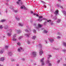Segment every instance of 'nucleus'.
Here are the masks:
<instances>
[{"label":"nucleus","instance_id":"nucleus-28","mask_svg":"<svg viewBox=\"0 0 66 66\" xmlns=\"http://www.w3.org/2000/svg\"><path fill=\"white\" fill-rule=\"evenodd\" d=\"M20 26H23L22 24H21V23H19Z\"/></svg>","mask_w":66,"mask_h":66},{"label":"nucleus","instance_id":"nucleus-50","mask_svg":"<svg viewBox=\"0 0 66 66\" xmlns=\"http://www.w3.org/2000/svg\"><path fill=\"white\" fill-rule=\"evenodd\" d=\"M21 0H18V1H20Z\"/></svg>","mask_w":66,"mask_h":66},{"label":"nucleus","instance_id":"nucleus-18","mask_svg":"<svg viewBox=\"0 0 66 66\" xmlns=\"http://www.w3.org/2000/svg\"><path fill=\"white\" fill-rule=\"evenodd\" d=\"M3 51L1 50V52H0L1 53V54L3 53Z\"/></svg>","mask_w":66,"mask_h":66},{"label":"nucleus","instance_id":"nucleus-44","mask_svg":"<svg viewBox=\"0 0 66 66\" xmlns=\"http://www.w3.org/2000/svg\"><path fill=\"white\" fill-rule=\"evenodd\" d=\"M16 3L17 4H19V2H16Z\"/></svg>","mask_w":66,"mask_h":66},{"label":"nucleus","instance_id":"nucleus-32","mask_svg":"<svg viewBox=\"0 0 66 66\" xmlns=\"http://www.w3.org/2000/svg\"><path fill=\"white\" fill-rule=\"evenodd\" d=\"M41 2H42V3H45V2L43 1H41Z\"/></svg>","mask_w":66,"mask_h":66},{"label":"nucleus","instance_id":"nucleus-45","mask_svg":"<svg viewBox=\"0 0 66 66\" xmlns=\"http://www.w3.org/2000/svg\"><path fill=\"white\" fill-rule=\"evenodd\" d=\"M31 13H32H32H33V12L32 11H31Z\"/></svg>","mask_w":66,"mask_h":66},{"label":"nucleus","instance_id":"nucleus-1","mask_svg":"<svg viewBox=\"0 0 66 66\" xmlns=\"http://www.w3.org/2000/svg\"><path fill=\"white\" fill-rule=\"evenodd\" d=\"M32 54L33 55V56L35 57L36 56V52H33L32 53Z\"/></svg>","mask_w":66,"mask_h":66},{"label":"nucleus","instance_id":"nucleus-35","mask_svg":"<svg viewBox=\"0 0 66 66\" xmlns=\"http://www.w3.org/2000/svg\"><path fill=\"white\" fill-rule=\"evenodd\" d=\"M43 20H47V19H43Z\"/></svg>","mask_w":66,"mask_h":66},{"label":"nucleus","instance_id":"nucleus-4","mask_svg":"<svg viewBox=\"0 0 66 66\" xmlns=\"http://www.w3.org/2000/svg\"><path fill=\"white\" fill-rule=\"evenodd\" d=\"M20 8L21 9H26V7L24 5H22V6Z\"/></svg>","mask_w":66,"mask_h":66},{"label":"nucleus","instance_id":"nucleus-33","mask_svg":"<svg viewBox=\"0 0 66 66\" xmlns=\"http://www.w3.org/2000/svg\"><path fill=\"white\" fill-rule=\"evenodd\" d=\"M60 62V60H59V61H58L57 62L58 63H59Z\"/></svg>","mask_w":66,"mask_h":66},{"label":"nucleus","instance_id":"nucleus-15","mask_svg":"<svg viewBox=\"0 0 66 66\" xmlns=\"http://www.w3.org/2000/svg\"><path fill=\"white\" fill-rule=\"evenodd\" d=\"M64 14L65 15H66V12L65 11H64L63 12Z\"/></svg>","mask_w":66,"mask_h":66},{"label":"nucleus","instance_id":"nucleus-14","mask_svg":"<svg viewBox=\"0 0 66 66\" xmlns=\"http://www.w3.org/2000/svg\"><path fill=\"white\" fill-rule=\"evenodd\" d=\"M9 47V46H6L5 47V48L6 49H7L8 48V47Z\"/></svg>","mask_w":66,"mask_h":66},{"label":"nucleus","instance_id":"nucleus-24","mask_svg":"<svg viewBox=\"0 0 66 66\" xmlns=\"http://www.w3.org/2000/svg\"><path fill=\"white\" fill-rule=\"evenodd\" d=\"M17 44H18V45H20V43L18 42V43Z\"/></svg>","mask_w":66,"mask_h":66},{"label":"nucleus","instance_id":"nucleus-9","mask_svg":"<svg viewBox=\"0 0 66 66\" xmlns=\"http://www.w3.org/2000/svg\"><path fill=\"white\" fill-rule=\"evenodd\" d=\"M48 31L47 30H44V32H43L45 34H46L47 33Z\"/></svg>","mask_w":66,"mask_h":66},{"label":"nucleus","instance_id":"nucleus-8","mask_svg":"<svg viewBox=\"0 0 66 66\" xmlns=\"http://www.w3.org/2000/svg\"><path fill=\"white\" fill-rule=\"evenodd\" d=\"M4 60V59L3 57H1V61H3Z\"/></svg>","mask_w":66,"mask_h":66},{"label":"nucleus","instance_id":"nucleus-12","mask_svg":"<svg viewBox=\"0 0 66 66\" xmlns=\"http://www.w3.org/2000/svg\"><path fill=\"white\" fill-rule=\"evenodd\" d=\"M50 42L51 43L52 42H53V39H51V40H50Z\"/></svg>","mask_w":66,"mask_h":66},{"label":"nucleus","instance_id":"nucleus-56","mask_svg":"<svg viewBox=\"0 0 66 66\" xmlns=\"http://www.w3.org/2000/svg\"><path fill=\"white\" fill-rule=\"evenodd\" d=\"M0 66H1V65H0Z\"/></svg>","mask_w":66,"mask_h":66},{"label":"nucleus","instance_id":"nucleus-42","mask_svg":"<svg viewBox=\"0 0 66 66\" xmlns=\"http://www.w3.org/2000/svg\"><path fill=\"white\" fill-rule=\"evenodd\" d=\"M25 31H26V32H28V31L27 30H25Z\"/></svg>","mask_w":66,"mask_h":66},{"label":"nucleus","instance_id":"nucleus-30","mask_svg":"<svg viewBox=\"0 0 66 66\" xmlns=\"http://www.w3.org/2000/svg\"><path fill=\"white\" fill-rule=\"evenodd\" d=\"M17 32L18 33H19L20 32V30H18Z\"/></svg>","mask_w":66,"mask_h":66},{"label":"nucleus","instance_id":"nucleus-6","mask_svg":"<svg viewBox=\"0 0 66 66\" xmlns=\"http://www.w3.org/2000/svg\"><path fill=\"white\" fill-rule=\"evenodd\" d=\"M59 13V11L58 10H56L55 11V12H54L55 14L56 15L57 14H58Z\"/></svg>","mask_w":66,"mask_h":66},{"label":"nucleus","instance_id":"nucleus-52","mask_svg":"<svg viewBox=\"0 0 66 66\" xmlns=\"http://www.w3.org/2000/svg\"><path fill=\"white\" fill-rule=\"evenodd\" d=\"M58 38H60V37H58Z\"/></svg>","mask_w":66,"mask_h":66},{"label":"nucleus","instance_id":"nucleus-48","mask_svg":"<svg viewBox=\"0 0 66 66\" xmlns=\"http://www.w3.org/2000/svg\"><path fill=\"white\" fill-rule=\"evenodd\" d=\"M44 6V7H45V8H46V6Z\"/></svg>","mask_w":66,"mask_h":66},{"label":"nucleus","instance_id":"nucleus-7","mask_svg":"<svg viewBox=\"0 0 66 66\" xmlns=\"http://www.w3.org/2000/svg\"><path fill=\"white\" fill-rule=\"evenodd\" d=\"M22 50V48L21 47L18 48V51L19 52H20Z\"/></svg>","mask_w":66,"mask_h":66},{"label":"nucleus","instance_id":"nucleus-46","mask_svg":"<svg viewBox=\"0 0 66 66\" xmlns=\"http://www.w3.org/2000/svg\"><path fill=\"white\" fill-rule=\"evenodd\" d=\"M15 12H17V11H15Z\"/></svg>","mask_w":66,"mask_h":66},{"label":"nucleus","instance_id":"nucleus-19","mask_svg":"<svg viewBox=\"0 0 66 66\" xmlns=\"http://www.w3.org/2000/svg\"><path fill=\"white\" fill-rule=\"evenodd\" d=\"M12 54V53L11 52H10L9 53V55H11Z\"/></svg>","mask_w":66,"mask_h":66},{"label":"nucleus","instance_id":"nucleus-41","mask_svg":"<svg viewBox=\"0 0 66 66\" xmlns=\"http://www.w3.org/2000/svg\"><path fill=\"white\" fill-rule=\"evenodd\" d=\"M22 61H24V59H22Z\"/></svg>","mask_w":66,"mask_h":66},{"label":"nucleus","instance_id":"nucleus-31","mask_svg":"<svg viewBox=\"0 0 66 66\" xmlns=\"http://www.w3.org/2000/svg\"><path fill=\"white\" fill-rule=\"evenodd\" d=\"M60 8H62V9H63V7L62 6H60Z\"/></svg>","mask_w":66,"mask_h":66},{"label":"nucleus","instance_id":"nucleus-47","mask_svg":"<svg viewBox=\"0 0 66 66\" xmlns=\"http://www.w3.org/2000/svg\"><path fill=\"white\" fill-rule=\"evenodd\" d=\"M64 66H66V64H64Z\"/></svg>","mask_w":66,"mask_h":66},{"label":"nucleus","instance_id":"nucleus-29","mask_svg":"<svg viewBox=\"0 0 66 66\" xmlns=\"http://www.w3.org/2000/svg\"><path fill=\"white\" fill-rule=\"evenodd\" d=\"M51 21V20H48L47 21V22H49Z\"/></svg>","mask_w":66,"mask_h":66},{"label":"nucleus","instance_id":"nucleus-53","mask_svg":"<svg viewBox=\"0 0 66 66\" xmlns=\"http://www.w3.org/2000/svg\"><path fill=\"white\" fill-rule=\"evenodd\" d=\"M60 0H58V1H60Z\"/></svg>","mask_w":66,"mask_h":66},{"label":"nucleus","instance_id":"nucleus-3","mask_svg":"<svg viewBox=\"0 0 66 66\" xmlns=\"http://www.w3.org/2000/svg\"><path fill=\"white\" fill-rule=\"evenodd\" d=\"M44 59V58H42V59L41 60V62H42V65H44L45 64L44 63V62H43V60Z\"/></svg>","mask_w":66,"mask_h":66},{"label":"nucleus","instance_id":"nucleus-37","mask_svg":"<svg viewBox=\"0 0 66 66\" xmlns=\"http://www.w3.org/2000/svg\"><path fill=\"white\" fill-rule=\"evenodd\" d=\"M17 20H19V18H17L16 19Z\"/></svg>","mask_w":66,"mask_h":66},{"label":"nucleus","instance_id":"nucleus-54","mask_svg":"<svg viewBox=\"0 0 66 66\" xmlns=\"http://www.w3.org/2000/svg\"><path fill=\"white\" fill-rule=\"evenodd\" d=\"M29 44V43H28V44Z\"/></svg>","mask_w":66,"mask_h":66},{"label":"nucleus","instance_id":"nucleus-17","mask_svg":"<svg viewBox=\"0 0 66 66\" xmlns=\"http://www.w3.org/2000/svg\"><path fill=\"white\" fill-rule=\"evenodd\" d=\"M3 28V27H2V26L1 25L0 26V28L1 29H2Z\"/></svg>","mask_w":66,"mask_h":66},{"label":"nucleus","instance_id":"nucleus-51","mask_svg":"<svg viewBox=\"0 0 66 66\" xmlns=\"http://www.w3.org/2000/svg\"><path fill=\"white\" fill-rule=\"evenodd\" d=\"M65 60L66 61V58H65Z\"/></svg>","mask_w":66,"mask_h":66},{"label":"nucleus","instance_id":"nucleus-49","mask_svg":"<svg viewBox=\"0 0 66 66\" xmlns=\"http://www.w3.org/2000/svg\"><path fill=\"white\" fill-rule=\"evenodd\" d=\"M66 51V50H64V51L65 52Z\"/></svg>","mask_w":66,"mask_h":66},{"label":"nucleus","instance_id":"nucleus-2","mask_svg":"<svg viewBox=\"0 0 66 66\" xmlns=\"http://www.w3.org/2000/svg\"><path fill=\"white\" fill-rule=\"evenodd\" d=\"M39 53V55L40 56L42 54H43V51L42 50H40Z\"/></svg>","mask_w":66,"mask_h":66},{"label":"nucleus","instance_id":"nucleus-38","mask_svg":"<svg viewBox=\"0 0 66 66\" xmlns=\"http://www.w3.org/2000/svg\"><path fill=\"white\" fill-rule=\"evenodd\" d=\"M54 19H57V18L55 16V17H54Z\"/></svg>","mask_w":66,"mask_h":66},{"label":"nucleus","instance_id":"nucleus-22","mask_svg":"<svg viewBox=\"0 0 66 66\" xmlns=\"http://www.w3.org/2000/svg\"><path fill=\"white\" fill-rule=\"evenodd\" d=\"M63 44L65 46H66V44L65 43H64Z\"/></svg>","mask_w":66,"mask_h":66},{"label":"nucleus","instance_id":"nucleus-23","mask_svg":"<svg viewBox=\"0 0 66 66\" xmlns=\"http://www.w3.org/2000/svg\"><path fill=\"white\" fill-rule=\"evenodd\" d=\"M43 17L42 16H39V19H40V18H43Z\"/></svg>","mask_w":66,"mask_h":66},{"label":"nucleus","instance_id":"nucleus-55","mask_svg":"<svg viewBox=\"0 0 66 66\" xmlns=\"http://www.w3.org/2000/svg\"><path fill=\"white\" fill-rule=\"evenodd\" d=\"M5 28V29H6V28Z\"/></svg>","mask_w":66,"mask_h":66},{"label":"nucleus","instance_id":"nucleus-39","mask_svg":"<svg viewBox=\"0 0 66 66\" xmlns=\"http://www.w3.org/2000/svg\"><path fill=\"white\" fill-rule=\"evenodd\" d=\"M36 15L37 16V17H38L39 16V15H38L37 14H36Z\"/></svg>","mask_w":66,"mask_h":66},{"label":"nucleus","instance_id":"nucleus-27","mask_svg":"<svg viewBox=\"0 0 66 66\" xmlns=\"http://www.w3.org/2000/svg\"><path fill=\"white\" fill-rule=\"evenodd\" d=\"M61 21V20H59L58 21H57V22L58 23H59Z\"/></svg>","mask_w":66,"mask_h":66},{"label":"nucleus","instance_id":"nucleus-36","mask_svg":"<svg viewBox=\"0 0 66 66\" xmlns=\"http://www.w3.org/2000/svg\"><path fill=\"white\" fill-rule=\"evenodd\" d=\"M26 36H27V37H28V36H29V35H28L27 34H26Z\"/></svg>","mask_w":66,"mask_h":66},{"label":"nucleus","instance_id":"nucleus-11","mask_svg":"<svg viewBox=\"0 0 66 66\" xmlns=\"http://www.w3.org/2000/svg\"><path fill=\"white\" fill-rule=\"evenodd\" d=\"M42 27V25H41L40 24H39L38 25V28H41Z\"/></svg>","mask_w":66,"mask_h":66},{"label":"nucleus","instance_id":"nucleus-40","mask_svg":"<svg viewBox=\"0 0 66 66\" xmlns=\"http://www.w3.org/2000/svg\"><path fill=\"white\" fill-rule=\"evenodd\" d=\"M11 61H12L13 62V61H14V59H12V60Z\"/></svg>","mask_w":66,"mask_h":66},{"label":"nucleus","instance_id":"nucleus-21","mask_svg":"<svg viewBox=\"0 0 66 66\" xmlns=\"http://www.w3.org/2000/svg\"><path fill=\"white\" fill-rule=\"evenodd\" d=\"M33 32L34 33H36V31L35 30H33Z\"/></svg>","mask_w":66,"mask_h":66},{"label":"nucleus","instance_id":"nucleus-16","mask_svg":"<svg viewBox=\"0 0 66 66\" xmlns=\"http://www.w3.org/2000/svg\"><path fill=\"white\" fill-rule=\"evenodd\" d=\"M12 40L13 41H15L16 40V39H14L13 38Z\"/></svg>","mask_w":66,"mask_h":66},{"label":"nucleus","instance_id":"nucleus-25","mask_svg":"<svg viewBox=\"0 0 66 66\" xmlns=\"http://www.w3.org/2000/svg\"><path fill=\"white\" fill-rule=\"evenodd\" d=\"M5 20H3L1 21V22H3L4 21H5Z\"/></svg>","mask_w":66,"mask_h":66},{"label":"nucleus","instance_id":"nucleus-43","mask_svg":"<svg viewBox=\"0 0 66 66\" xmlns=\"http://www.w3.org/2000/svg\"><path fill=\"white\" fill-rule=\"evenodd\" d=\"M48 56L50 57H52V56L51 55H49Z\"/></svg>","mask_w":66,"mask_h":66},{"label":"nucleus","instance_id":"nucleus-34","mask_svg":"<svg viewBox=\"0 0 66 66\" xmlns=\"http://www.w3.org/2000/svg\"><path fill=\"white\" fill-rule=\"evenodd\" d=\"M36 14H36L33 13V15H36Z\"/></svg>","mask_w":66,"mask_h":66},{"label":"nucleus","instance_id":"nucleus-13","mask_svg":"<svg viewBox=\"0 0 66 66\" xmlns=\"http://www.w3.org/2000/svg\"><path fill=\"white\" fill-rule=\"evenodd\" d=\"M36 38V36H34V37H33L32 39L35 40V39Z\"/></svg>","mask_w":66,"mask_h":66},{"label":"nucleus","instance_id":"nucleus-10","mask_svg":"<svg viewBox=\"0 0 66 66\" xmlns=\"http://www.w3.org/2000/svg\"><path fill=\"white\" fill-rule=\"evenodd\" d=\"M38 20L39 21H42V19H38Z\"/></svg>","mask_w":66,"mask_h":66},{"label":"nucleus","instance_id":"nucleus-5","mask_svg":"<svg viewBox=\"0 0 66 66\" xmlns=\"http://www.w3.org/2000/svg\"><path fill=\"white\" fill-rule=\"evenodd\" d=\"M46 62H47V64H48L49 65H50V66L52 65V64H51L49 63V61L48 60H47V61Z\"/></svg>","mask_w":66,"mask_h":66},{"label":"nucleus","instance_id":"nucleus-20","mask_svg":"<svg viewBox=\"0 0 66 66\" xmlns=\"http://www.w3.org/2000/svg\"><path fill=\"white\" fill-rule=\"evenodd\" d=\"M11 35V34L9 33H8V35L9 36H10Z\"/></svg>","mask_w":66,"mask_h":66},{"label":"nucleus","instance_id":"nucleus-26","mask_svg":"<svg viewBox=\"0 0 66 66\" xmlns=\"http://www.w3.org/2000/svg\"><path fill=\"white\" fill-rule=\"evenodd\" d=\"M22 38V37H20L19 38H18V39H21V38Z\"/></svg>","mask_w":66,"mask_h":66}]
</instances>
